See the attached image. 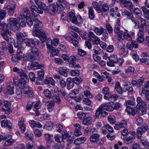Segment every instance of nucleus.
<instances>
[{"label":"nucleus","mask_w":149,"mask_h":149,"mask_svg":"<svg viewBox=\"0 0 149 149\" xmlns=\"http://www.w3.org/2000/svg\"><path fill=\"white\" fill-rule=\"evenodd\" d=\"M57 93V91H55V93H54L52 98L54 100V102H55L56 103L58 104L61 102V99L59 96L56 95V93Z\"/></svg>","instance_id":"f704fd0d"},{"label":"nucleus","mask_w":149,"mask_h":149,"mask_svg":"<svg viewBox=\"0 0 149 149\" xmlns=\"http://www.w3.org/2000/svg\"><path fill=\"white\" fill-rule=\"evenodd\" d=\"M7 91L8 93L10 94L13 95L14 93L13 91V84L8 85L7 87Z\"/></svg>","instance_id":"37998d69"},{"label":"nucleus","mask_w":149,"mask_h":149,"mask_svg":"<svg viewBox=\"0 0 149 149\" xmlns=\"http://www.w3.org/2000/svg\"><path fill=\"white\" fill-rule=\"evenodd\" d=\"M78 118L81 120L83 119L86 116V114L83 112H79L77 114Z\"/></svg>","instance_id":"6e6d98bb"},{"label":"nucleus","mask_w":149,"mask_h":149,"mask_svg":"<svg viewBox=\"0 0 149 149\" xmlns=\"http://www.w3.org/2000/svg\"><path fill=\"white\" fill-rule=\"evenodd\" d=\"M104 31H105V29L102 27H96L93 29L94 31L98 36L101 35L104 32Z\"/></svg>","instance_id":"473e14b6"},{"label":"nucleus","mask_w":149,"mask_h":149,"mask_svg":"<svg viewBox=\"0 0 149 149\" xmlns=\"http://www.w3.org/2000/svg\"><path fill=\"white\" fill-rule=\"evenodd\" d=\"M54 106V103L53 102H49L47 105V109L49 112H51L53 110V107Z\"/></svg>","instance_id":"864d4df0"},{"label":"nucleus","mask_w":149,"mask_h":149,"mask_svg":"<svg viewBox=\"0 0 149 149\" xmlns=\"http://www.w3.org/2000/svg\"><path fill=\"white\" fill-rule=\"evenodd\" d=\"M136 102H137L136 106L139 108L143 107L146 104V102L139 97H137Z\"/></svg>","instance_id":"a878e982"},{"label":"nucleus","mask_w":149,"mask_h":149,"mask_svg":"<svg viewBox=\"0 0 149 149\" xmlns=\"http://www.w3.org/2000/svg\"><path fill=\"white\" fill-rule=\"evenodd\" d=\"M142 93L145 95L146 100L149 101V90L142 89Z\"/></svg>","instance_id":"de8ad7c7"},{"label":"nucleus","mask_w":149,"mask_h":149,"mask_svg":"<svg viewBox=\"0 0 149 149\" xmlns=\"http://www.w3.org/2000/svg\"><path fill=\"white\" fill-rule=\"evenodd\" d=\"M55 93V91H50L48 89H45L44 91V94L45 97L50 98L52 97L54 93Z\"/></svg>","instance_id":"393cba45"},{"label":"nucleus","mask_w":149,"mask_h":149,"mask_svg":"<svg viewBox=\"0 0 149 149\" xmlns=\"http://www.w3.org/2000/svg\"><path fill=\"white\" fill-rule=\"evenodd\" d=\"M123 36L124 38L127 40H131L132 39V38L130 35L128 33L126 32H124L123 34Z\"/></svg>","instance_id":"680f3d73"},{"label":"nucleus","mask_w":149,"mask_h":149,"mask_svg":"<svg viewBox=\"0 0 149 149\" xmlns=\"http://www.w3.org/2000/svg\"><path fill=\"white\" fill-rule=\"evenodd\" d=\"M120 20L118 19H117L114 29L115 33H120V34H122V33H123V31H120Z\"/></svg>","instance_id":"6ab92c4d"},{"label":"nucleus","mask_w":149,"mask_h":149,"mask_svg":"<svg viewBox=\"0 0 149 149\" xmlns=\"http://www.w3.org/2000/svg\"><path fill=\"white\" fill-rule=\"evenodd\" d=\"M130 11L133 12L134 14L136 17L138 19L140 18L142 15V13L141 10L138 8H131Z\"/></svg>","instance_id":"ddd939ff"},{"label":"nucleus","mask_w":149,"mask_h":149,"mask_svg":"<svg viewBox=\"0 0 149 149\" xmlns=\"http://www.w3.org/2000/svg\"><path fill=\"white\" fill-rule=\"evenodd\" d=\"M56 141L58 142L61 143L63 141V138L61 136L57 135L54 137Z\"/></svg>","instance_id":"13d9d810"},{"label":"nucleus","mask_w":149,"mask_h":149,"mask_svg":"<svg viewBox=\"0 0 149 149\" xmlns=\"http://www.w3.org/2000/svg\"><path fill=\"white\" fill-rule=\"evenodd\" d=\"M145 6H142L141 8L144 14V16L147 20L149 19V3H146Z\"/></svg>","instance_id":"4468645a"},{"label":"nucleus","mask_w":149,"mask_h":149,"mask_svg":"<svg viewBox=\"0 0 149 149\" xmlns=\"http://www.w3.org/2000/svg\"><path fill=\"white\" fill-rule=\"evenodd\" d=\"M102 34L103 37H102L101 38L104 41L105 40L108 38L109 35L105 29V31H104V32Z\"/></svg>","instance_id":"e2e57ef3"},{"label":"nucleus","mask_w":149,"mask_h":149,"mask_svg":"<svg viewBox=\"0 0 149 149\" xmlns=\"http://www.w3.org/2000/svg\"><path fill=\"white\" fill-rule=\"evenodd\" d=\"M24 118H23L20 117L19 118V121L18 123L19 128L23 132H24L26 130V126L24 123Z\"/></svg>","instance_id":"f3484780"},{"label":"nucleus","mask_w":149,"mask_h":149,"mask_svg":"<svg viewBox=\"0 0 149 149\" xmlns=\"http://www.w3.org/2000/svg\"><path fill=\"white\" fill-rule=\"evenodd\" d=\"M118 8L117 7H116L115 9L114 8H111L109 10L110 15L112 17H113L114 15L118 17L120 16V13L118 12Z\"/></svg>","instance_id":"aec40b11"},{"label":"nucleus","mask_w":149,"mask_h":149,"mask_svg":"<svg viewBox=\"0 0 149 149\" xmlns=\"http://www.w3.org/2000/svg\"><path fill=\"white\" fill-rule=\"evenodd\" d=\"M75 18L74 12L70 11L68 14V22H69L71 21V22L73 23Z\"/></svg>","instance_id":"4be33fe9"},{"label":"nucleus","mask_w":149,"mask_h":149,"mask_svg":"<svg viewBox=\"0 0 149 149\" xmlns=\"http://www.w3.org/2000/svg\"><path fill=\"white\" fill-rule=\"evenodd\" d=\"M109 6L107 4H103L101 9L100 8V13L101 12L102 15L104 17L107 16L108 14Z\"/></svg>","instance_id":"9b49d317"},{"label":"nucleus","mask_w":149,"mask_h":149,"mask_svg":"<svg viewBox=\"0 0 149 149\" xmlns=\"http://www.w3.org/2000/svg\"><path fill=\"white\" fill-rule=\"evenodd\" d=\"M29 122L31 127L32 128L35 127L40 128L42 127V125L41 124L38 122H36L34 120H30Z\"/></svg>","instance_id":"412c9836"},{"label":"nucleus","mask_w":149,"mask_h":149,"mask_svg":"<svg viewBox=\"0 0 149 149\" xmlns=\"http://www.w3.org/2000/svg\"><path fill=\"white\" fill-rule=\"evenodd\" d=\"M107 108V111H112L114 109H119L120 106V105L118 103H116L111 104L110 103L105 104Z\"/></svg>","instance_id":"0eeeda50"},{"label":"nucleus","mask_w":149,"mask_h":149,"mask_svg":"<svg viewBox=\"0 0 149 149\" xmlns=\"http://www.w3.org/2000/svg\"><path fill=\"white\" fill-rule=\"evenodd\" d=\"M22 59L24 61H27L28 60L32 61L35 60L33 56L30 54V53L24 54L22 56Z\"/></svg>","instance_id":"5701e85b"},{"label":"nucleus","mask_w":149,"mask_h":149,"mask_svg":"<svg viewBox=\"0 0 149 149\" xmlns=\"http://www.w3.org/2000/svg\"><path fill=\"white\" fill-rule=\"evenodd\" d=\"M38 8L35 5L31 6V13L35 17L38 16L39 14L43 13V10L47 13L48 12L52 15H54L56 12L58 13H60L64 9L63 5L58 2L52 3L48 7L41 1V0H33Z\"/></svg>","instance_id":"f257e3e1"},{"label":"nucleus","mask_w":149,"mask_h":149,"mask_svg":"<svg viewBox=\"0 0 149 149\" xmlns=\"http://www.w3.org/2000/svg\"><path fill=\"white\" fill-rule=\"evenodd\" d=\"M1 111H2L4 112L6 114H9L12 111L10 107H1Z\"/></svg>","instance_id":"c03bdc74"},{"label":"nucleus","mask_w":149,"mask_h":149,"mask_svg":"<svg viewBox=\"0 0 149 149\" xmlns=\"http://www.w3.org/2000/svg\"><path fill=\"white\" fill-rule=\"evenodd\" d=\"M99 139V135L96 134H92L90 136V140L93 143H95L98 141Z\"/></svg>","instance_id":"c756f323"},{"label":"nucleus","mask_w":149,"mask_h":149,"mask_svg":"<svg viewBox=\"0 0 149 149\" xmlns=\"http://www.w3.org/2000/svg\"><path fill=\"white\" fill-rule=\"evenodd\" d=\"M136 124L138 126L141 125L143 123V120L142 118L139 116H136Z\"/></svg>","instance_id":"3c124183"},{"label":"nucleus","mask_w":149,"mask_h":149,"mask_svg":"<svg viewBox=\"0 0 149 149\" xmlns=\"http://www.w3.org/2000/svg\"><path fill=\"white\" fill-rule=\"evenodd\" d=\"M83 19L79 15H78L76 17L74 21V24H81L83 23Z\"/></svg>","instance_id":"2f4dec72"},{"label":"nucleus","mask_w":149,"mask_h":149,"mask_svg":"<svg viewBox=\"0 0 149 149\" xmlns=\"http://www.w3.org/2000/svg\"><path fill=\"white\" fill-rule=\"evenodd\" d=\"M5 7L8 9V14L10 16H12L14 12V9L15 7V4L10 3L9 4L6 5Z\"/></svg>","instance_id":"1a4fd4ad"},{"label":"nucleus","mask_w":149,"mask_h":149,"mask_svg":"<svg viewBox=\"0 0 149 149\" xmlns=\"http://www.w3.org/2000/svg\"><path fill=\"white\" fill-rule=\"evenodd\" d=\"M105 127L107 130L110 133H112L113 132V128L108 124H106L104 125Z\"/></svg>","instance_id":"69168bd1"},{"label":"nucleus","mask_w":149,"mask_h":149,"mask_svg":"<svg viewBox=\"0 0 149 149\" xmlns=\"http://www.w3.org/2000/svg\"><path fill=\"white\" fill-rule=\"evenodd\" d=\"M14 83L15 86H17L21 89H23L26 85V81L25 80H18L14 78Z\"/></svg>","instance_id":"6e6552de"},{"label":"nucleus","mask_w":149,"mask_h":149,"mask_svg":"<svg viewBox=\"0 0 149 149\" xmlns=\"http://www.w3.org/2000/svg\"><path fill=\"white\" fill-rule=\"evenodd\" d=\"M47 50L48 53H51V56L57 55L58 52V50L55 47H47Z\"/></svg>","instance_id":"dca6fc26"},{"label":"nucleus","mask_w":149,"mask_h":149,"mask_svg":"<svg viewBox=\"0 0 149 149\" xmlns=\"http://www.w3.org/2000/svg\"><path fill=\"white\" fill-rule=\"evenodd\" d=\"M33 134L30 132L28 131L25 134L24 137L27 139L32 140L33 138Z\"/></svg>","instance_id":"a18cd8bd"},{"label":"nucleus","mask_w":149,"mask_h":149,"mask_svg":"<svg viewBox=\"0 0 149 149\" xmlns=\"http://www.w3.org/2000/svg\"><path fill=\"white\" fill-rule=\"evenodd\" d=\"M118 98V96L116 94L111 95V96L109 98V101L111 102H113L116 100Z\"/></svg>","instance_id":"bf43d9fd"},{"label":"nucleus","mask_w":149,"mask_h":149,"mask_svg":"<svg viewBox=\"0 0 149 149\" xmlns=\"http://www.w3.org/2000/svg\"><path fill=\"white\" fill-rule=\"evenodd\" d=\"M18 74L20 76L22 79H28V77L26 74L25 71L22 70V69L20 70V71Z\"/></svg>","instance_id":"72a5a7b5"},{"label":"nucleus","mask_w":149,"mask_h":149,"mask_svg":"<svg viewBox=\"0 0 149 149\" xmlns=\"http://www.w3.org/2000/svg\"><path fill=\"white\" fill-rule=\"evenodd\" d=\"M137 43L136 42L132 40L128 42L127 44L126 47H137Z\"/></svg>","instance_id":"09e8293b"},{"label":"nucleus","mask_w":149,"mask_h":149,"mask_svg":"<svg viewBox=\"0 0 149 149\" xmlns=\"http://www.w3.org/2000/svg\"><path fill=\"white\" fill-rule=\"evenodd\" d=\"M78 93V92L77 90H74L71 91L69 96L70 98H72L74 97Z\"/></svg>","instance_id":"4d7b16f0"},{"label":"nucleus","mask_w":149,"mask_h":149,"mask_svg":"<svg viewBox=\"0 0 149 149\" xmlns=\"http://www.w3.org/2000/svg\"><path fill=\"white\" fill-rule=\"evenodd\" d=\"M67 80L68 81V83L67 85V88L68 90H70L73 87L74 84L73 82L71 81L70 78H68L67 79Z\"/></svg>","instance_id":"8fccbe9b"},{"label":"nucleus","mask_w":149,"mask_h":149,"mask_svg":"<svg viewBox=\"0 0 149 149\" xmlns=\"http://www.w3.org/2000/svg\"><path fill=\"white\" fill-rule=\"evenodd\" d=\"M105 105V104H102L97 109L95 113V118H98L100 115H101L102 110L106 109L107 111V108Z\"/></svg>","instance_id":"f8f14e48"},{"label":"nucleus","mask_w":149,"mask_h":149,"mask_svg":"<svg viewBox=\"0 0 149 149\" xmlns=\"http://www.w3.org/2000/svg\"><path fill=\"white\" fill-rule=\"evenodd\" d=\"M88 9L89 18L91 19H93L95 17L93 9L92 6L89 7L88 8Z\"/></svg>","instance_id":"7c9ffc66"},{"label":"nucleus","mask_w":149,"mask_h":149,"mask_svg":"<svg viewBox=\"0 0 149 149\" xmlns=\"http://www.w3.org/2000/svg\"><path fill=\"white\" fill-rule=\"evenodd\" d=\"M122 15L124 17H127L128 19H132L134 18L133 15L129 11L125 10L122 13Z\"/></svg>","instance_id":"b1692460"},{"label":"nucleus","mask_w":149,"mask_h":149,"mask_svg":"<svg viewBox=\"0 0 149 149\" xmlns=\"http://www.w3.org/2000/svg\"><path fill=\"white\" fill-rule=\"evenodd\" d=\"M30 13L29 10L27 7L24 8L22 13H19L17 17L19 20L20 25L22 27H24L26 23L29 26L32 25L33 22L30 17Z\"/></svg>","instance_id":"7ed1b4c3"},{"label":"nucleus","mask_w":149,"mask_h":149,"mask_svg":"<svg viewBox=\"0 0 149 149\" xmlns=\"http://www.w3.org/2000/svg\"><path fill=\"white\" fill-rule=\"evenodd\" d=\"M45 72L43 70H39L37 72L38 76L36 77V81L38 80L39 81H42L44 78Z\"/></svg>","instance_id":"cd10ccee"},{"label":"nucleus","mask_w":149,"mask_h":149,"mask_svg":"<svg viewBox=\"0 0 149 149\" xmlns=\"http://www.w3.org/2000/svg\"><path fill=\"white\" fill-rule=\"evenodd\" d=\"M78 33L82 38L84 40H86L87 38L86 33L85 31H82L80 30Z\"/></svg>","instance_id":"603ef678"},{"label":"nucleus","mask_w":149,"mask_h":149,"mask_svg":"<svg viewBox=\"0 0 149 149\" xmlns=\"http://www.w3.org/2000/svg\"><path fill=\"white\" fill-rule=\"evenodd\" d=\"M16 36L17 40L19 41L18 42H19L18 43L19 45H15V47H21V46H22L21 43L24 44V43H25L28 47L36 45V44L37 45H38L39 42H35L33 40L31 39H25L24 41L23 42V40L24 39V37L25 38L26 36V34H25V35H24L21 32H18L16 33Z\"/></svg>","instance_id":"20e7f679"},{"label":"nucleus","mask_w":149,"mask_h":149,"mask_svg":"<svg viewBox=\"0 0 149 149\" xmlns=\"http://www.w3.org/2000/svg\"><path fill=\"white\" fill-rule=\"evenodd\" d=\"M145 133L142 129L140 127H139L136 130V136L138 138L140 139L141 137L142 134Z\"/></svg>","instance_id":"58836bf2"},{"label":"nucleus","mask_w":149,"mask_h":149,"mask_svg":"<svg viewBox=\"0 0 149 149\" xmlns=\"http://www.w3.org/2000/svg\"><path fill=\"white\" fill-rule=\"evenodd\" d=\"M18 19V22H17V20L16 18H10V19L9 22H8V25H10L9 27H10V29L13 28L17 29V26H18L19 25L21 26L20 25V23L19 21V20Z\"/></svg>","instance_id":"423d86ee"},{"label":"nucleus","mask_w":149,"mask_h":149,"mask_svg":"<svg viewBox=\"0 0 149 149\" xmlns=\"http://www.w3.org/2000/svg\"><path fill=\"white\" fill-rule=\"evenodd\" d=\"M24 90H22L20 88H17L15 90V94L16 97L19 99H22L23 97H24Z\"/></svg>","instance_id":"bb28decb"},{"label":"nucleus","mask_w":149,"mask_h":149,"mask_svg":"<svg viewBox=\"0 0 149 149\" xmlns=\"http://www.w3.org/2000/svg\"><path fill=\"white\" fill-rule=\"evenodd\" d=\"M31 52L33 55L39 56L40 54V52L36 47H32Z\"/></svg>","instance_id":"c9c22d12"},{"label":"nucleus","mask_w":149,"mask_h":149,"mask_svg":"<svg viewBox=\"0 0 149 149\" xmlns=\"http://www.w3.org/2000/svg\"><path fill=\"white\" fill-rule=\"evenodd\" d=\"M6 13L5 10H1L0 8V18L1 19H3L5 17Z\"/></svg>","instance_id":"5fc2aeb1"},{"label":"nucleus","mask_w":149,"mask_h":149,"mask_svg":"<svg viewBox=\"0 0 149 149\" xmlns=\"http://www.w3.org/2000/svg\"><path fill=\"white\" fill-rule=\"evenodd\" d=\"M0 29L2 30L1 35L4 39L6 41L9 40V36H10L11 32L10 27L8 26V24H6L4 21L0 20Z\"/></svg>","instance_id":"39448f33"},{"label":"nucleus","mask_w":149,"mask_h":149,"mask_svg":"<svg viewBox=\"0 0 149 149\" xmlns=\"http://www.w3.org/2000/svg\"><path fill=\"white\" fill-rule=\"evenodd\" d=\"M124 6L126 8H133L132 7L133 6V4L130 0H126L125 2L123 3Z\"/></svg>","instance_id":"79ce46f5"},{"label":"nucleus","mask_w":149,"mask_h":149,"mask_svg":"<svg viewBox=\"0 0 149 149\" xmlns=\"http://www.w3.org/2000/svg\"><path fill=\"white\" fill-rule=\"evenodd\" d=\"M1 124L2 127H6L9 129L12 128L13 127L12 123L7 119L2 120L1 123Z\"/></svg>","instance_id":"2eb2a0df"},{"label":"nucleus","mask_w":149,"mask_h":149,"mask_svg":"<svg viewBox=\"0 0 149 149\" xmlns=\"http://www.w3.org/2000/svg\"><path fill=\"white\" fill-rule=\"evenodd\" d=\"M84 95L88 98H91L93 97L92 95L89 91L87 90L84 91Z\"/></svg>","instance_id":"338daca9"},{"label":"nucleus","mask_w":149,"mask_h":149,"mask_svg":"<svg viewBox=\"0 0 149 149\" xmlns=\"http://www.w3.org/2000/svg\"><path fill=\"white\" fill-rule=\"evenodd\" d=\"M92 118L90 117H87L82 121L83 125H88L91 124L92 122Z\"/></svg>","instance_id":"4c0bfd02"},{"label":"nucleus","mask_w":149,"mask_h":149,"mask_svg":"<svg viewBox=\"0 0 149 149\" xmlns=\"http://www.w3.org/2000/svg\"><path fill=\"white\" fill-rule=\"evenodd\" d=\"M134 47L136 48L137 47H121L119 50V54L120 56L121 57H123L125 56L128 53V49L130 50L132 49Z\"/></svg>","instance_id":"9d476101"},{"label":"nucleus","mask_w":149,"mask_h":149,"mask_svg":"<svg viewBox=\"0 0 149 149\" xmlns=\"http://www.w3.org/2000/svg\"><path fill=\"white\" fill-rule=\"evenodd\" d=\"M109 61H112L113 63H116L118 61L117 56L116 55H113L109 56L108 58Z\"/></svg>","instance_id":"a19ab883"},{"label":"nucleus","mask_w":149,"mask_h":149,"mask_svg":"<svg viewBox=\"0 0 149 149\" xmlns=\"http://www.w3.org/2000/svg\"><path fill=\"white\" fill-rule=\"evenodd\" d=\"M34 28L33 29L32 34L33 36L38 37L40 40L43 42H45L47 37L45 31L42 29H38L39 28H42L43 26L42 23L38 19H35L34 20Z\"/></svg>","instance_id":"f03ea898"},{"label":"nucleus","mask_w":149,"mask_h":149,"mask_svg":"<svg viewBox=\"0 0 149 149\" xmlns=\"http://www.w3.org/2000/svg\"><path fill=\"white\" fill-rule=\"evenodd\" d=\"M115 88L117 92L120 94L123 93L120 84L119 82L116 83L115 86Z\"/></svg>","instance_id":"e433bc0d"},{"label":"nucleus","mask_w":149,"mask_h":149,"mask_svg":"<svg viewBox=\"0 0 149 149\" xmlns=\"http://www.w3.org/2000/svg\"><path fill=\"white\" fill-rule=\"evenodd\" d=\"M70 74L72 76H77L79 75V72L77 70H71L70 71Z\"/></svg>","instance_id":"052dcab7"},{"label":"nucleus","mask_w":149,"mask_h":149,"mask_svg":"<svg viewBox=\"0 0 149 149\" xmlns=\"http://www.w3.org/2000/svg\"><path fill=\"white\" fill-rule=\"evenodd\" d=\"M144 28H139V30L138 32V36L144 37Z\"/></svg>","instance_id":"0e129e2a"},{"label":"nucleus","mask_w":149,"mask_h":149,"mask_svg":"<svg viewBox=\"0 0 149 149\" xmlns=\"http://www.w3.org/2000/svg\"><path fill=\"white\" fill-rule=\"evenodd\" d=\"M139 19H140L141 21V24L140 25L139 28H144V27L145 28L147 26L146 20L141 17Z\"/></svg>","instance_id":"49530a36"},{"label":"nucleus","mask_w":149,"mask_h":149,"mask_svg":"<svg viewBox=\"0 0 149 149\" xmlns=\"http://www.w3.org/2000/svg\"><path fill=\"white\" fill-rule=\"evenodd\" d=\"M86 140V138L84 137L78 138L74 141V143L76 145H79L84 143Z\"/></svg>","instance_id":"c85d7f7f"},{"label":"nucleus","mask_w":149,"mask_h":149,"mask_svg":"<svg viewBox=\"0 0 149 149\" xmlns=\"http://www.w3.org/2000/svg\"><path fill=\"white\" fill-rule=\"evenodd\" d=\"M108 120L111 123L113 124H114L116 122L115 118L113 116H110L108 117Z\"/></svg>","instance_id":"774afa93"},{"label":"nucleus","mask_w":149,"mask_h":149,"mask_svg":"<svg viewBox=\"0 0 149 149\" xmlns=\"http://www.w3.org/2000/svg\"><path fill=\"white\" fill-rule=\"evenodd\" d=\"M92 5L98 13H100V8L99 4L96 1H94L92 3Z\"/></svg>","instance_id":"ea45409f"},{"label":"nucleus","mask_w":149,"mask_h":149,"mask_svg":"<svg viewBox=\"0 0 149 149\" xmlns=\"http://www.w3.org/2000/svg\"><path fill=\"white\" fill-rule=\"evenodd\" d=\"M24 97L27 95L28 97H31L33 95V92L31 88H26L24 90Z\"/></svg>","instance_id":"a211bd4d"}]
</instances>
